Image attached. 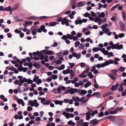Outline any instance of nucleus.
<instances>
[{"mask_svg":"<svg viewBox=\"0 0 126 126\" xmlns=\"http://www.w3.org/2000/svg\"><path fill=\"white\" fill-rule=\"evenodd\" d=\"M122 17L124 21L126 19V14L124 12H122Z\"/></svg>","mask_w":126,"mask_h":126,"instance_id":"nucleus-43","label":"nucleus"},{"mask_svg":"<svg viewBox=\"0 0 126 126\" xmlns=\"http://www.w3.org/2000/svg\"><path fill=\"white\" fill-rule=\"evenodd\" d=\"M48 56L47 55H45V61L46 62H48L49 60V59H48Z\"/></svg>","mask_w":126,"mask_h":126,"instance_id":"nucleus-46","label":"nucleus"},{"mask_svg":"<svg viewBox=\"0 0 126 126\" xmlns=\"http://www.w3.org/2000/svg\"><path fill=\"white\" fill-rule=\"evenodd\" d=\"M82 22V20L80 18V17H78L77 18L75 21V24L77 25L78 24H81Z\"/></svg>","mask_w":126,"mask_h":126,"instance_id":"nucleus-8","label":"nucleus"},{"mask_svg":"<svg viewBox=\"0 0 126 126\" xmlns=\"http://www.w3.org/2000/svg\"><path fill=\"white\" fill-rule=\"evenodd\" d=\"M85 46L84 44H80L79 45V48L83 49V48Z\"/></svg>","mask_w":126,"mask_h":126,"instance_id":"nucleus-41","label":"nucleus"},{"mask_svg":"<svg viewBox=\"0 0 126 126\" xmlns=\"http://www.w3.org/2000/svg\"><path fill=\"white\" fill-rule=\"evenodd\" d=\"M126 68L125 67H121L119 68V70L121 72H123L125 70Z\"/></svg>","mask_w":126,"mask_h":126,"instance_id":"nucleus-32","label":"nucleus"},{"mask_svg":"<svg viewBox=\"0 0 126 126\" xmlns=\"http://www.w3.org/2000/svg\"><path fill=\"white\" fill-rule=\"evenodd\" d=\"M27 80L26 82L28 84H32L33 83V81L30 79H27Z\"/></svg>","mask_w":126,"mask_h":126,"instance_id":"nucleus-31","label":"nucleus"},{"mask_svg":"<svg viewBox=\"0 0 126 126\" xmlns=\"http://www.w3.org/2000/svg\"><path fill=\"white\" fill-rule=\"evenodd\" d=\"M88 122H85L82 123L81 126H88Z\"/></svg>","mask_w":126,"mask_h":126,"instance_id":"nucleus-48","label":"nucleus"},{"mask_svg":"<svg viewBox=\"0 0 126 126\" xmlns=\"http://www.w3.org/2000/svg\"><path fill=\"white\" fill-rule=\"evenodd\" d=\"M95 95L97 98H100L101 96L100 93L98 92H94L92 94V95L93 96H94Z\"/></svg>","mask_w":126,"mask_h":126,"instance_id":"nucleus-15","label":"nucleus"},{"mask_svg":"<svg viewBox=\"0 0 126 126\" xmlns=\"http://www.w3.org/2000/svg\"><path fill=\"white\" fill-rule=\"evenodd\" d=\"M99 121V120H97L96 119H94L90 121V124H93V126H94L97 124Z\"/></svg>","mask_w":126,"mask_h":126,"instance_id":"nucleus-5","label":"nucleus"},{"mask_svg":"<svg viewBox=\"0 0 126 126\" xmlns=\"http://www.w3.org/2000/svg\"><path fill=\"white\" fill-rule=\"evenodd\" d=\"M62 39L64 40H65L67 39V35H63L62 37Z\"/></svg>","mask_w":126,"mask_h":126,"instance_id":"nucleus-53","label":"nucleus"},{"mask_svg":"<svg viewBox=\"0 0 126 126\" xmlns=\"http://www.w3.org/2000/svg\"><path fill=\"white\" fill-rule=\"evenodd\" d=\"M108 26L107 24H105L102 25L101 27V28L102 29V30L103 29H105L107 28V27Z\"/></svg>","mask_w":126,"mask_h":126,"instance_id":"nucleus-28","label":"nucleus"},{"mask_svg":"<svg viewBox=\"0 0 126 126\" xmlns=\"http://www.w3.org/2000/svg\"><path fill=\"white\" fill-rule=\"evenodd\" d=\"M124 108V107H117L116 108V109L118 111H119L120 110H123Z\"/></svg>","mask_w":126,"mask_h":126,"instance_id":"nucleus-52","label":"nucleus"},{"mask_svg":"<svg viewBox=\"0 0 126 126\" xmlns=\"http://www.w3.org/2000/svg\"><path fill=\"white\" fill-rule=\"evenodd\" d=\"M14 19L17 22H22L23 21V19H19L18 18V16H15L14 17Z\"/></svg>","mask_w":126,"mask_h":126,"instance_id":"nucleus-12","label":"nucleus"},{"mask_svg":"<svg viewBox=\"0 0 126 126\" xmlns=\"http://www.w3.org/2000/svg\"><path fill=\"white\" fill-rule=\"evenodd\" d=\"M123 120L122 119H120L119 120L118 122L119 123V125L120 126L124 124Z\"/></svg>","mask_w":126,"mask_h":126,"instance_id":"nucleus-27","label":"nucleus"},{"mask_svg":"<svg viewBox=\"0 0 126 126\" xmlns=\"http://www.w3.org/2000/svg\"><path fill=\"white\" fill-rule=\"evenodd\" d=\"M30 125H32L33 124H34L35 123V121L34 120H31L29 123Z\"/></svg>","mask_w":126,"mask_h":126,"instance_id":"nucleus-59","label":"nucleus"},{"mask_svg":"<svg viewBox=\"0 0 126 126\" xmlns=\"http://www.w3.org/2000/svg\"><path fill=\"white\" fill-rule=\"evenodd\" d=\"M118 71L117 69H113L111 71V72L114 75L116 74Z\"/></svg>","mask_w":126,"mask_h":126,"instance_id":"nucleus-34","label":"nucleus"},{"mask_svg":"<svg viewBox=\"0 0 126 126\" xmlns=\"http://www.w3.org/2000/svg\"><path fill=\"white\" fill-rule=\"evenodd\" d=\"M27 79L25 78H24L22 79H20L19 80L20 83L18 84V86H21L22 85V83H24V82H26L27 81Z\"/></svg>","mask_w":126,"mask_h":126,"instance_id":"nucleus-11","label":"nucleus"},{"mask_svg":"<svg viewBox=\"0 0 126 126\" xmlns=\"http://www.w3.org/2000/svg\"><path fill=\"white\" fill-rule=\"evenodd\" d=\"M33 65V63L31 62L29 63L28 66L29 67V69H31L32 68V66Z\"/></svg>","mask_w":126,"mask_h":126,"instance_id":"nucleus-40","label":"nucleus"},{"mask_svg":"<svg viewBox=\"0 0 126 126\" xmlns=\"http://www.w3.org/2000/svg\"><path fill=\"white\" fill-rule=\"evenodd\" d=\"M16 69V68H15L12 66L10 67L9 68V70H11L12 71H14V70Z\"/></svg>","mask_w":126,"mask_h":126,"instance_id":"nucleus-56","label":"nucleus"},{"mask_svg":"<svg viewBox=\"0 0 126 126\" xmlns=\"http://www.w3.org/2000/svg\"><path fill=\"white\" fill-rule=\"evenodd\" d=\"M80 66L81 67H83L85 66V63L83 62L81 63H80Z\"/></svg>","mask_w":126,"mask_h":126,"instance_id":"nucleus-63","label":"nucleus"},{"mask_svg":"<svg viewBox=\"0 0 126 126\" xmlns=\"http://www.w3.org/2000/svg\"><path fill=\"white\" fill-rule=\"evenodd\" d=\"M40 52L43 53L45 55H53V52L52 51H49L48 50L44 49L41 51Z\"/></svg>","mask_w":126,"mask_h":126,"instance_id":"nucleus-2","label":"nucleus"},{"mask_svg":"<svg viewBox=\"0 0 126 126\" xmlns=\"http://www.w3.org/2000/svg\"><path fill=\"white\" fill-rule=\"evenodd\" d=\"M105 13L102 12L101 13L100 15H99V16L100 17L103 18L105 16Z\"/></svg>","mask_w":126,"mask_h":126,"instance_id":"nucleus-42","label":"nucleus"},{"mask_svg":"<svg viewBox=\"0 0 126 126\" xmlns=\"http://www.w3.org/2000/svg\"><path fill=\"white\" fill-rule=\"evenodd\" d=\"M72 99L74 102H77L79 100V97L77 96L76 97L75 96H73L72 97Z\"/></svg>","mask_w":126,"mask_h":126,"instance_id":"nucleus-23","label":"nucleus"},{"mask_svg":"<svg viewBox=\"0 0 126 126\" xmlns=\"http://www.w3.org/2000/svg\"><path fill=\"white\" fill-rule=\"evenodd\" d=\"M119 84L118 83H116L115 85L112 86L111 88V90L113 91L117 90L118 88Z\"/></svg>","mask_w":126,"mask_h":126,"instance_id":"nucleus-9","label":"nucleus"},{"mask_svg":"<svg viewBox=\"0 0 126 126\" xmlns=\"http://www.w3.org/2000/svg\"><path fill=\"white\" fill-rule=\"evenodd\" d=\"M69 73H71L70 77V78L71 79L73 78V77L75 76V73H74L73 71L72 70H71V71Z\"/></svg>","mask_w":126,"mask_h":126,"instance_id":"nucleus-19","label":"nucleus"},{"mask_svg":"<svg viewBox=\"0 0 126 126\" xmlns=\"http://www.w3.org/2000/svg\"><path fill=\"white\" fill-rule=\"evenodd\" d=\"M68 20L66 18V17H64L62 19L61 22V24L63 25H64Z\"/></svg>","mask_w":126,"mask_h":126,"instance_id":"nucleus-17","label":"nucleus"},{"mask_svg":"<svg viewBox=\"0 0 126 126\" xmlns=\"http://www.w3.org/2000/svg\"><path fill=\"white\" fill-rule=\"evenodd\" d=\"M42 82V81L41 80L39 79H38L37 82V84L38 85H39Z\"/></svg>","mask_w":126,"mask_h":126,"instance_id":"nucleus-58","label":"nucleus"},{"mask_svg":"<svg viewBox=\"0 0 126 126\" xmlns=\"http://www.w3.org/2000/svg\"><path fill=\"white\" fill-rule=\"evenodd\" d=\"M77 93L79 94V95L80 94L79 93H80V94L82 96H83L87 94V91L86 90L83 89L80 90L79 89L78 90Z\"/></svg>","mask_w":126,"mask_h":126,"instance_id":"nucleus-4","label":"nucleus"},{"mask_svg":"<svg viewBox=\"0 0 126 126\" xmlns=\"http://www.w3.org/2000/svg\"><path fill=\"white\" fill-rule=\"evenodd\" d=\"M119 43L118 42L116 44H113L111 48L112 49H116L118 50H120L122 48L123 46L122 44L119 45Z\"/></svg>","mask_w":126,"mask_h":126,"instance_id":"nucleus-1","label":"nucleus"},{"mask_svg":"<svg viewBox=\"0 0 126 126\" xmlns=\"http://www.w3.org/2000/svg\"><path fill=\"white\" fill-rule=\"evenodd\" d=\"M19 4L18 3H16L12 7V9L13 11L19 7Z\"/></svg>","mask_w":126,"mask_h":126,"instance_id":"nucleus-22","label":"nucleus"},{"mask_svg":"<svg viewBox=\"0 0 126 126\" xmlns=\"http://www.w3.org/2000/svg\"><path fill=\"white\" fill-rule=\"evenodd\" d=\"M90 69L88 67H87L86 69L84 70L81 74H79L80 76L81 75H83L84 74H85L86 73H87L88 72V71Z\"/></svg>","mask_w":126,"mask_h":126,"instance_id":"nucleus-18","label":"nucleus"},{"mask_svg":"<svg viewBox=\"0 0 126 126\" xmlns=\"http://www.w3.org/2000/svg\"><path fill=\"white\" fill-rule=\"evenodd\" d=\"M94 82L95 84L94 85V86L95 88L96 89H98L99 88V87L96 84L97 83L96 82L95 79L94 80Z\"/></svg>","mask_w":126,"mask_h":126,"instance_id":"nucleus-47","label":"nucleus"},{"mask_svg":"<svg viewBox=\"0 0 126 126\" xmlns=\"http://www.w3.org/2000/svg\"><path fill=\"white\" fill-rule=\"evenodd\" d=\"M12 8L11 6H9L7 7H6L4 8V11H7V12H9L11 11Z\"/></svg>","mask_w":126,"mask_h":126,"instance_id":"nucleus-24","label":"nucleus"},{"mask_svg":"<svg viewBox=\"0 0 126 126\" xmlns=\"http://www.w3.org/2000/svg\"><path fill=\"white\" fill-rule=\"evenodd\" d=\"M104 115V113L103 112L101 111L100 113H99L98 116L99 117H100L103 116Z\"/></svg>","mask_w":126,"mask_h":126,"instance_id":"nucleus-38","label":"nucleus"},{"mask_svg":"<svg viewBox=\"0 0 126 126\" xmlns=\"http://www.w3.org/2000/svg\"><path fill=\"white\" fill-rule=\"evenodd\" d=\"M49 17V16H41L37 17V19L40 20V19H46L47 18Z\"/></svg>","mask_w":126,"mask_h":126,"instance_id":"nucleus-21","label":"nucleus"},{"mask_svg":"<svg viewBox=\"0 0 126 126\" xmlns=\"http://www.w3.org/2000/svg\"><path fill=\"white\" fill-rule=\"evenodd\" d=\"M113 55V54L112 52H110L109 53V54H108L107 57L108 58H110V57L112 56Z\"/></svg>","mask_w":126,"mask_h":126,"instance_id":"nucleus-45","label":"nucleus"},{"mask_svg":"<svg viewBox=\"0 0 126 126\" xmlns=\"http://www.w3.org/2000/svg\"><path fill=\"white\" fill-rule=\"evenodd\" d=\"M15 32L17 33L20 34V32H21V31L20 30L19 31L18 29H15L14 31Z\"/></svg>","mask_w":126,"mask_h":126,"instance_id":"nucleus-54","label":"nucleus"},{"mask_svg":"<svg viewBox=\"0 0 126 126\" xmlns=\"http://www.w3.org/2000/svg\"><path fill=\"white\" fill-rule=\"evenodd\" d=\"M67 39L69 38L70 40L72 39L73 36L71 35V34H67Z\"/></svg>","mask_w":126,"mask_h":126,"instance_id":"nucleus-39","label":"nucleus"},{"mask_svg":"<svg viewBox=\"0 0 126 126\" xmlns=\"http://www.w3.org/2000/svg\"><path fill=\"white\" fill-rule=\"evenodd\" d=\"M39 57H40V59L41 60H43L45 58V56L42 53H41L38 55Z\"/></svg>","mask_w":126,"mask_h":126,"instance_id":"nucleus-25","label":"nucleus"},{"mask_svg":"<svg viewBox=\"0 0 126 126\" xmlns=\"http://www.w3.org/2000/svg\"><path fill=\"white\" fill-rule=\"evenodd\" d=\"M125 34L124 33H120L119 34V38H122L124 36Z\"/></svg>","mask_w":126,"mask_h":126,"instance_id":"nucleus-61","label":"nucleus"},{"mask_svg":"<svg viewBox=\"0 0 126 126\" xmlns=\"http://www.w3.org/2000/svg\"><path fill=\"white\" fill-rule=\"evenodd\" d=\"M107 118L108 119L110 120H112L114 119V117L113 116L111 115L108 116Z\"/></svg>","mask_w":126,"mask_h":126,"instance_id":"nucleus-35","label":"nucleus"},{"mask_svg":"<svg viewBox=\"0 0 126 126\" xmlns=\"http://www.w3.org/2000/svg\"><path fill=\"white\" fill-rule=\"evenodd\" d=\"M109 76L113 80H114L116 79V78L112 75H110Z\"/></svg>","mask_w":126,"mask_h":126,"instance_id":"nucleus-44","label":"nucleus"},{"mask_svg":"<svg viewBox=\"0 0 126 126\" xmlns=\"http://www.w3.org/2000/svg\"><path fill=\"white\" fill-rule=\"evenodd\" d=\"M78 90L77 88L73 89L72 88H70V94L71 95L73 94L74 93L77 92Z\"/></svg>","mask_w":126,"mask_h":126,"instance_id":"nucleus-10","label":"nucleus"},{"mask_svg":"<svg viewBox=\"0 0 126 126\" xmlns=\"http://www.w3.org/2000/svg\"><path fill=\"white\" fill-rule=\"evenodd\" d=\"M119 24L121 28V31H125V26L124 23L122 21H120L119 22Z\"/></svg>","mask_w":126,"mask_h":126,"instance_id":"nucleus-7","label":"nucleus"},{"mask_svg":"<svg viewBox=\"0 0 126 126\" xmlns=\"http://www.w3.org/2000/svg\"><path fill=\"white\" fill-rule=\"evenodd\" d=\"M58 23L56 22L51 21L49 23V25L48 26L53 27L56 25V24H57Z\"/></svg>","mask_w":126,"mask_h":126,"instance_id":"nucleus-16","label":"nucleus"},{"mask_svg":"<svg viewBox=\"0 0 126 126\" xmlns=\"http://www.w3.org/2000/svg\"><path fill=\"white\" fill-rule=\"evenodd\" d=\"M90 16V14L88 12H86L84 14L83 16L85 17H89Z\"/></svg>","mask_w":126,"mask_h":126,"instance_id":"nucleus-36","label":"nucleus"},{"mask_svg":"<svg viewBox=\"0 0 126 126\" xmlns=\"http://www.w3.org/2000/svg\"><path fill=\"white\" fill-rule=\"evenodd\" d=\"M28 103L30 104L32 107H33L34 106L33 101L30 100L29 101Z\"/></svg>","mask_w":126,"mask_h":126,"instance_id":"nucleus-29","label":"nucleus"},{"mask_svg":"<svg viewBox=\"0 0 126 126\" xmlns=\"http://www.w3.org/2000/svg\"><path fill=\"white\" fill-rule=\"evenodd\" d=\"M86 4V2L82 1L78 3L77 5V7H80L85 5Z\"/></svg>","mask_w":126,"mask_h":126,"instance_id":"nucleus-13","label":"nucleus"},{"mask_svg":"<svg viewBox=\"0 0 126 126\" xmlns=\"http://www.w3.org/2000/svg\"><path fill=\"white\" fill-rule=\"evenodd\" d=\"M29 19L30 20H36L37 19V18L36 17L33 16L30 17Z\"/></svg>","mask_w":126,"mask_h":126,"instance_id":"nucleus-50","label":"nucleus"},{"mask_svg":"<svg viewBox=\"0 0 126 126\" xmlns=\"http://www.w3.org/2000/svg\"><path fill=\"white\" fill-rule=\"evenodd\" d=\"M119 24L121 28V31H125V26L124 23L122 21H120L119 22Z\"/></svg>","mask_w":126,"mask_h":126,"instance_id":"nucleus-6","label":"nucleus"},{"mask_svg":"<svg viewBox=\"0 0 126 126\" xmlns=\"http://www.w3.org/2000/svg\"><path fill=\"white\" fill-rule=\"evenodd\" d=\"M85 97H82L80 98H79V102H82L85 99Z\"/></svg>","mask_w":126,"mask_h":126,"instance_id":"nucleus-55","label":"nucleus"},{"mask_svg":"<svg viewBox=\"0 0 126 126\" xmlns=\"http://www.w3.org/2000/svg\"><path fill=\"white\" fill-rule=\"evenodd\" d=\"M69 64L70 65V67H71V68H72V67H73L75 65V64L74 63H69Z\"/></svg>","mask_w":126,"mask_h":126,"instance_id":"nucleus-57","label":"nucleus"},{"mask_svg":"<svg viewBox=\"0 0 126 126\" xmlns=\"http://www.w3.org/2000/svg\"><path fill=\"white\" fill-rule=\"evenodd\" d=\"M110 30L108 28H106L105 29H103L102 30L105 33V34L109 32L110 31Z\"/></svg>","mask_w":126,"mask_h":126,"instance_id":"nucleus-30","label":"nucleus"},{"mask_svg":"<svg viewBox=\"0 0 126 126\" xmlns=\"http://www.w3.org/2000/svg\"><path fill=\"white\" fill-rule=\"evenodd\" d=\"M58 44L57 42H54L53 45H52V46L53 47H55L57 46L58 45Z\"/></svg>","mask_w":126,"mask_h":126,"instance_id":"nucleus-64","label":"nucleus"},{"mask_svg":"<svg viewBox=\"0 0 126 126\" xmlns=\"http://www.w3.org/2000/svg\"><path fill=\"white\" fill-rule=\"evenodd\" d=\"M80 44V42L79 41H77L75 42V46L76 47H77L79 46Z\"/></svg>","mask_w":126,"mask_h":126,"instance_id":"nucleus-37","label":"nucleus"},{"mask_svg":"<svg viewBox=\"0 0 126 126\" xmlns=\"http://www.w3.org/2000/svg\"><path fill=\"white\" fill-rule=\"evenodd\" d=\"M51 77L52 79H55L57 78V76L55 75L54 74L51 76Z\"/></svg>","mask_w":126,"mask_h":126,"instance_id":"nucleus-51","label":"nucleus"},{"mask_svg":"<svg viewBox=\"0 0 126 126\" xmlns=\"http://www.w3.org/2000/svg\"><path fill=\"white\" fill-rule=\"evenodd\" d=\"M71 70H69V69H67L66 70H64L63 71V73L64 75H66L67 74L70 73Z\"/></svg>","mask_w":126,"mask_h":126,"instance_id":"nucleus-20","label":"nucleus"},{"mask_svg":"<svg viewBox=\"0 0 126 126\" xmlns=\"http://www.w3.org/2000/svg\"><path fill=\"white\" fill-rule=\"evenodd\" d=\"M29 25L26 22V21L25 22V23L23 24V26L24 28H26L27 27H28L29 26Z\"/></svg>","mask_w":126,"mask_h":126,"instance_id":"nucleus-62","label":"nucleus"},{"mask_svg":"<svg viewBox=\"0 0 126 126\" xmlns=\"http://www.w3.org/2000/svg\"><path fill=\"white\" fill-rule=\"evenodd\" d=\"M33 109V108L32 107L30 106H28L27 108V110L28 111H30L32 110Z\"/></svg>","mask_w":126,"mask_h":126,"instance_id":"nucleus-49","label":"nucleus"},{"mask_svg":"<svg viewBox=\"0 0 126 126\" xmlns=\"http://www.w3.org/2000/svg\"><path fill=\"white\" fill-rule=\"evenodd\" d=\"M38 28V27L37 26H35L34 27L32 26L31 27V29L32 32V34L33 35H34L36 34Z\"/></svg>","mask_w":126,"mask_h":126,"instance_id":"nucleus-3","label":"nucleus"},{"mask_svg":"<svg viewBox=\"0 0 126 126\" xmlns=\"http://www.w3.org/2000/svg\"><path fill=\"white\" fill-rule=\"evenodd\" d=\"M76 0H72L70 1V4L71 5H76Z\"/></svg>","mask_w":126,"mask_h":126,"instance_id":"nucleus-33","label":"nucleus"},{"mask_svg":"<svg viewBox=\"0 0 126 126\" xmlns=\"http://www.w3.org/2000/svg\"><path fill=\"white\" fill-rule=\"evenodd\" d=\"M87 104L86 102H85L84 101L81 103L80 104V105L82 106L85 105Z\"/></svg>","mask_w":126,"mask_h":126,"instance_id":"nucleus-60","label":"nucleus"},{"mask_svg":"<svg viewBox=\"0 0 126 126\" xmlns=\"http://www.w3.org/2000/svg\"><path fill=\"white\" fill-rule=\"evenodd\" d=\"M50 101L49 99H47L45 102L43 103V105H47L50 104Z\"/></svg>","mask_w":126,"mask_h":126,"instance_id":"nucleus-26","label":"nucleus"},{"mask_svg":"<svg viewBox=\"0 0 126 126\" xmlns=\"http://www.w3.org/2000/svg\"><path fill=\"white\" fill-rule=\"evenodd\" d=\"M54 103L56 105L59 104L60 105H62V103H63V100H56L54 101Z\"/></svg>","mask_w":126,"mask_h":126,"instance_id":"nucleus-14","label":"nucleus"}]
</instances>
